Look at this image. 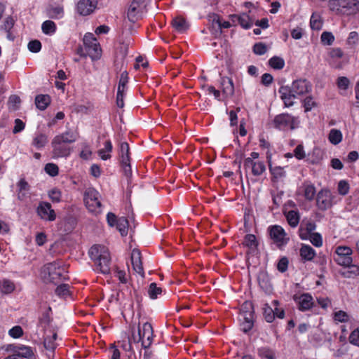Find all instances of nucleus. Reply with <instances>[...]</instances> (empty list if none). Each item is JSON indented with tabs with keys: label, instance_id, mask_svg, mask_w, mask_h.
Segmentation results:
<instances>
[{
	"label": "nucleus",
	"instance_id": "obj_51",
	"mask_svg": "<svg viewBox=\"0 0 359 359\" xmlns=\"http://www.w3.org/2000/svg\"><path fill=\"white\" fill-rule=\"evenodd\" d=\"M263 310L265 320L268 323H272L274 320L273 309L271 306H270L268 304H264Z\"/></svg>",
	"mask_w": 359,
	"mask_h": 359
},
{
	"label": "nucleus",
	"instance_id": "obj_49",
	"mask_svg": "<svg viewBox=\"0 0 359 359\" xmlns=\"http://www.w3.org/2000/svg\"><path fill=\"white\" fill-rule=\"evenodd\" d=\"M350 189V186L346 180H341L338 182L337 191L341 196H346Z\"/></svg>",
	"mask_w": 359,
	"mask_h": 359
},
{
	"label": "nucleus",
	"instance_id": "obj_53",
	"mask_svg": "<svg viewBox=\"0 0 359 359\" xmlns=\"http://www.w3.org/2000/svg\"><path fill=\"white\" fill-rule=\"evenodd\" d=\"M244 245L251 249H254L257 245V238L253 234H248L245 236Z\"/></svg>",
	"mask_w": 359,
	"mask_h": 359
},
{
	"label": "nucleus",
	"instance_id": "obj_35",
	"mask_svg": "<svg viewBox=\"0 0 359 359\" xmlns=\"http://www.w3.org/2000/svg\"><path fill=\"white\" fill-rule=\"evenodd\" d=\"M255 20L248 13H243L239 15V25L248 29L254 24Z\"/></svg>",
	"mask_w": 359,
	"mask_h": 359
},
{
	"label": "nucleus",
	"instance_id": "obj_30",
	"mask_svg": "<svg viewBox=\"0 0 359 359\" xmlns=\"http://www.w3.org/2000/svg\"><path fill=\"white\" fill-rule=\"evenodd\" d=\"M172 25L173 28L178 32H184L189 28V24L184 18L178 16L172 20Z\"/></svg>",
	"mask_w": 359,
	"mask_h": 359
},
{
	"label": "nucleus",
	"instance_id": "obj_12",
	"mask_svg": "<svg viewBox=\"0 0 359 359\" xmlns=\"http://www.w3.org/2000/svg\"><path fill=\"white\" fill-rule=\"evenodd\" d=\"M83 43L88 48V52L93 60L100 57L101 48L93 34L86 33L83 37Z\"/></svg>",
	"mask_w": 359,
	"mask_h": 359
},
{
	"label": "nucleus",
	"instance_id": "obj_22",
	"mask_svg": "<svg viewBox=\"0 0 359 359\" xmlns=\"http://www.w3.org/2000/svg\"><path fill=\"white\" fill-rule=\"evenodd\" d=\"M129 145L127 142H122L120 144V157L121 163L126 171L130 168Z\"/></svg>",
	"mask_w": 359,
	"mask_h": 359
},
{
	"label": "nucleus",
	"instance_id": "obj_37",
	"mask_svg": "<svg viewBox=\"0 0 359 359\" xmlns=\"http://www.w3.org/2000/svg\"><path fill=\"white\" fill-rule=\"evenodd\" d=\"M41 29L43 34L51 36L55 33L57 27L53 21L46 20L42 23Z\"/></svg>",
	"mask_w": 359,
	"mask_h": 359
},
{
	"label": "nucleus",
	"instance_id": "obj_48",
	"mask_svg": "<svg viewBox=\"0 0 359 359\" xmlns=\"http://www.w3.org/2000/svg\"><path fill=\"white\" fill-rule=\"evenodd\" d=\"M13 25L14 20L13 18L11 16H8L4 19L2 25H1V29L8 33V37H9L10 31L13 28Z\"/></svg>",
	"mask_w": 359,
	"mask_h": 359
},
{
	"label": "nucleus",
	"instance_id": "obj_45",
	"mask_svg": "<svg viewBox=\"0 0 359 359\" xmlns=\"http://www.w3.org/2000/svg\"><path fill=\"white\" fill-rule=\"evenodd\" d=\"M162 293V289L157 286L155 283L149 285L148 288V295L151 299L158 298V296Z\"/></svg>",
	"mask_w": 359,
	"mask_h": 359
},
{
	"label": "nucleus",
	"instance_id": "obj_44",
	"mask_svg": "<svg viewBox=\"0 0 359 359\" xmlns=\"http://www.w3.org/2000/svg\"><path fill=\"white\" fill-rule=\"evenodd\" d=\"M258 354L262 359H276L275 352L269 348H259Z\"/></svg>",
	"mask_w": 359,
	"mask_h": 359
},
{
	"label": "nucleus",
	"instance_id": "obj_36",
	"mask_svg": "<svg viewBox=\"0 0 359 359\" xmlns=\"http://www.w3.org/2000/svg\"><path fill=\"white\" fill-rule=\"evenodd\" d=\"M343 139L342 133L337 129H331L328 134V140L334 145L339 144Z\"/></svg>",
	"mask_w": 359,
	"mask_h": 359
},
{
	"label": "nucleus",
	"instance_id": "obj_31",
	"mask_svg": "<svg viewBox=\"0 0 359 359\" xmlns=\"http://www.w3.org/2000/svg\"><path fill=\"white\" fill-rule=\"evenodd\" d=\"M15 289V283L8 279L0 280V291L5 294L12 293Z\"/></svg>",
	"mask_w": 359,
	"mask_h": 359
},
{
	"label": "nucleus",
	"instance_id": "obj_57",
	"mask_svg": "<svg viewBox=\"0 0 359 359\" xmlns=\"http://www.w3.org/2000/svg\"><path fill=\"white\" fill-rule=\"evenodd\" d=\"M20 98L18 95H13L9 97L8 105L10 109L16 110L19 108Z\"/></svg>",
	"mask_w": 359,
	"mask_h": 359
},
{
	"label": "nucleus",
	"instance_id": "obj_23",
	"mask_svg": "<svg viewBox=\"0 0 359 359\" xmlns=\"http://www.w3.org/2000/svg\"><path fill=\"white\" fill-rule=\"evenodd\" d=\"M18 193L17 196L20 201H24L29 196V185L24 180L21 179L18 182Z\"/></svg>",
	"mask_w": 359,
	"mask_h": 359
},
{
	"label": "nucleus",
	"instance_id": "obj_24",
	"mask_svg": "<svg viewBox=\"0 0 359 359\" xmlns=\"http://www.w3.org/2000/svg\"><path fill=\"white\" fill-rule=\"evenodd\" d=\"M221 87L225 97H231L233 95L234 86L232 79L230 78L222 77L221 79Z\"/></svg>",
	"mask_w": 359,
	"mask_h": 359
},
{
	"label": "nucleus",
	"instance_id": "obj_13",
	"mask_svg": "<svg viewBox=\"0 0 359 359\" xmlns=\"http://www.w3.org/2000/svg\"><path fill=\"white\" fill-rule=\"evenodd\" d=\"M335 252L337 254L335 260L338 264L348 266L352 264L353 250L350 247L339 245L336 248Z\"/></svg>",
	"mask_w": 359,
	"mask_h": 359
},
{
	"label": "nucleus",
	"instance_id": "obj_15",
	"mask_svg": "<svg viewBox=\"0 0 359 359\" xmlns=\"http://www.w3.org/2000/svg\"><path fill=\"white\" fill-rule=\"evenodd\" d=\"M144 8L143 0H133L128 10L127 16L128 20L135 22L140 19Z\"/></svg>",
	"mask_w": 359,
	"mask_h": 359
},
{
	"label": "nucleus",
	"instance_id": "obj_20",
	"mask_svg": "<svg viewBox=\"0 0 359 359\" xmlns=\"http://www.w3.org/2000/svg\"><path fill=\"white\" fill-rule=\"evenodd\" d=\"M8 351L17 353L21 359H35L34 351L30 346L25 345H13L10 346Z\"/></svg>",
	"mask_w": 359,
	"mask_h": 359
},
{
	"label": "nucleus",
	"instance_id": "obj_34",
	"mask_svg": "<svg viewBox=\"0 0 359 359\" xmlns=\"http://www.w3.org/2000/svg\"><path fill=\"white\" fill-rule=\"evenodd\" d=\"M50 102V97L48 95H39L35 98L36 107L40 110H44Z\"/></svg>",
	"mask_w": 359,
	"mask_h": 359
},
{
	"label": "nucleus",
	"instance_id": "obj_18",
	"mask_svg": "<svg viewBox=\"0 0 359 359\" xmlns=\"http://www.w3.org/2000/svg\"><path fill=\"white\" fill-rule=\"evenodd\" d=\"M127 83L128 75L123 72L120 77L116 94V104L119 108H122L124 106L123 98L127 89Z\"/></svg>",
	"mask_w": 359,
	"mask_h": 359
},
{
	"label": "nucleus",
	"instance_id": "obj_8",
	"mask_svg": "<svg viewBox=\"0 0 359 359\" xmlns=\"http://www.w3.org/2000/svg\"><path fill=\"white\" fill-rule=\"evenodd\" d=\"M259 154L253 151L250 156L245 158L243 161L244 168L255 176H259L266 170V165L263 161L259 159Z\"/></svg>",
	"mask_w": 359,
	"mask_h": 359
},
{
	"label": "nucleus",
	"instance_id": "obj_1",
	"mask_svg": "<svg viewBox=\"0 0 359 359\" xmlns=\"http://www.w3.org/2000/svg\"><path fill=\"white\" fill-rule=\"evenodd\" d=\"M312 90V85L306 79H297L294 81L291 86H281L279 89L280 97L286 107L294 104V100L299 99L309 93Z\"/></svg>",
	"mask_w": 359,
	"mask_h": 359
},
{
	"label": "nucleus",
	"instance_id": "obj_32",
	"mask_svg": "<svg viewBox=\"0 0 359 359\" xmlns=\"http://www.w3.org/2000/svg\"><path fill=\"white\" fill-rule=\"evenodd\" d=\"M48 17L54 19H61L64 16V8L62 5L51 6L48 11Z\"/></svg>",
	"mask_w": 359,
	"mask_h": 359
},
{
	"label": "nucleus",
	"instance_id": "obj_28",
	"mask_svg": "<svg viewBox=\"0 0 359 359\" xmlns=\"http://www.w3.org/2000/svg\"><path fill=\"white\" fill-rule=\"evenodd\" d=\"M113 146L110 140H107L103 144V147L97 151V154L100 158L103 161H107L111 158V153L112 151Z\"/></svg>",
	"mask_w": 359,
	"mask_h": 359
},
{
	"label": "nucleus",
	"instance_id": "obj_58",
	"mask_svg": "<svg viewBox=\"0 0 359 359\" xmlns=\"http://www.w3.org/2000/svg\"><path fill=\"white\" fill-rule=\"evenodd\" d=\"M109 359H121L120 350L114 345L111 344L108 348Z\"/></svg>",
	"mask_w": 359,
	"mask_h": 359
},
{
	"label": "nucleus",
	"instance_id": "obj_14",
	"mask_svg": "<svg viewBox=\"0 0 359 359\" xmlns=\"http://www.w3.org/2000/svg\"><path fill=\"white\" fill-rule=\"evenodd\" d=\"M293 300L301 311H309L314 305L313 298L309 293H297L293 296Z\"/></svg>",
	"mask_w": 359,
	"mask_h": 359
},
{
	"label": "nucleus",
	"instance_id": "obj_4",
	"mask_svg": "<svg viewBox=\"0 0 359 359\" xmlns=\"http://www.w3.org/2000/svg\"><path fill=\"white\" fill-rule=\"evenodd\" d=\"M40 276L46 283H57L68 278L65 266L59 262L44 265L41 268Z\"/></svg>",
	"mask_w": 359,
	"mask_h": 359
},
{
	"label": "nucleus",
	"instance_id": "obj_29",
	"mask_svg": "<svg viewBox=\"0 0 359 359\" xmlns=\"http://www.w3.org/2000/svg\"><path fill=\"white\" fill-rule=\"evenodd\" d=\"M316 229V225L313 222H307L302 225L299 229V236L302 240H307L308 236L312 234Z\"/></svg>",
	"mask_w": 359,
	"mask_h": 359
},
{
	"label": "nucleus",
	"instance_id": "obj_52",
	"mask_svg": "<svg viewBox=\"0 0 359 359\" xmlns=\"http://www.w3.org/2000/svg\"><path fill=\"white\" fill-rule=\"evenodd\" d=\"M45 172L51 177H55L58 175V166L53 163H48L45 165Z\"/></svg>",
	"mask_w": 359,
	"mask_h": 359
},
{
	"label": "nucleus",
	"instance_id": "obj_47",
	"mask_svg": "<svg viewBox=\"0 0 359 359\" xmlns=\"http://www.w3.org/2000/svg\"><path fill=\"white\" fill-rule=\"evenodd\" d=\"M307 240H309L310 242L317 248H320L323 245V238L322 236L319 233H313L308 236Z\"/></svg>",
	"mask_w": 359,
	"mask_h": 359
},
{
	"label": "nucleus",
	"instance_id": "obj_17",
	"mask_svg": "<svg viewBox=\"0 0 359 359\" xmlns=\"http://www.w3.org/2000/svg\"><path fill=\"white\" fill-rule=\"evenodd\" d=\"M97 4V0H80L76 5V11L79 15L86 16L94 12Z\"/></svg>",
	"mask_w": 359,
	"mask_h": 359
},
{
	"label": "nucleus",
	"instance_id": "obj_46",
	"mask_svg": "<svg viewBox=\"0 0 359 359\" xmlns=\"http://www.w3.org/2000/svg\"><path fill=\"white\" fill-rule=\"evenodd\" d=\"M310 25L311 29L319 30L321 29L323 22L320 16L317 13H313L311 17Z\"/></svg>",
	"mask_w": 359,
	"mask_h": 359
},
{
	"label": "nucleus",
	"instance_id": "obj_61",
	"mask_svg": "<svg viewBox=\"0 0 359 359\" xmlns=\"http://www.w3.org/2000/svg\"><path fill=\"white\" fill-rule=\"evenodd\" d=\"M61 196V191L57 188H53L48 191V196L53 203L60 202Z\"/></svg>",
	"mask_w": 359,
	"mask_h": 359
},
{
	"label": "nucleus",
	"instance_id": "obj_16",
	"mask_svg": "<svg viewBox=\"0 0 359 359\" xmlns=\"http://www.w3.org/2000/svg\"><path fill=\"white\" fill-rule=\"evenodd\" d=\"M334 196L330 190L323 189L317 194V205L321 210L330 208L333 203Z\"/></svg>",
	"mask_w": 359,
	"mask_h": 359
},
{
	"label": "nucleus",
	"instance_id": "obj_56",
	"mask_svg": "<svg viewBox=\"0 0 359 359\" xmlns=\"http://www.w3.org/2000/svg\"><path fill=\"white\" fill-rule=\"evenodd\" d=\"M350 85L349 79L346 76H340L337 80V86L341 91H345L348 89Z\"/></svg>",
	"mask_w": 359,
	"mask_h": 359
},
{
	"label": "nucleus",
	"instance_id": "obj_3",
	"mask_svg": "<svg viewBox=\"0 0 359 359\" xmlns=\"http://www.w3.org/2000/svg\"><path fill=\"white\" fill-rule=\"evenodd\" d=\"M89 256L95 264V270L103 274L110 272L111 257L108 248L102 245H94L89 250Z\"/></svg>",
	"mask_w": 359,
	"mask_h": 359
},
{
	"label": "nucleus",
	"instance_id": "obj_59",
	"mask_svg": "<svg viewBox=\"0 0 359 359\" xmlns=\"http://www.w3.org/2000/svg\"><path fill=\"white\" fill-rule=\"evenodd\" d=\"M348 341L350 344L359 347V326L351 332Z\"/></svg>",
	"mask_w": 359,
	"mask_h": 359
},
{
	"label": "nucleus",
	"instance_id": "obj_25",
	"mask_svg": "<svg viewBox=\"0 0 359 359\" xmlns=\"http://www.w3.org/2000/svg\"><path fill=\"white\" fill-rule=\"evenodd\" d=\"M299 255L304 261H311L316 255V250L309 245L302 244Z\"/></svg>",
	"mask_w": 359,
	"mask_h": 359
},
{
	"label": "nucleus",
	"instance_id": "obj_10",
	"mask_svg": "<svg viewBox=\"0 0 359 359\" xmlns=\"http://www.w3.org/2000/svg\"><path fill=\"white\" fill-rule=\"evenodd\" d=\"M276 128L282 130H292L296 128L299 121L297 118L287 114H282L276 116L273 121Z\"/></svg>",
	"mask_w": 359,
	"mask_h": 359
},
{
	"label": "nucleus",
	"instance_id": "obj_19",
	"mask_svg": "<svg viewBox=\"0 0 359 359\" xmlns=\"http://www.w3.org/2000/svg\"><path fill=\"white\" fill-rule=\"evenodd\" d=\"M37 213L42 219L46 221H54L56 218L54 210L52 209L50 204L47 202H42L39 205Z\"/></svg>",
	"mask_w": 359,
	"mask_h": 359
},
{
	"label": "nucleus",
	"instance_id": "obj_9",
	"mask_svg": "<svg viewBox=\"0 0 359 359\" xmlns=\"http://www.w3.org/2000/svg\"><path fill=\"white\" fill-rule=\"evenodd\" d=\"M268 231L271 239L279 248L285 246L288 243L290 237L281 226H270L268 228Z\"/></svg>",
	"mask_w": 359,
	"mask_h": 359
},
{
	"label": "nucleus",
	"instance_id": "obj_2",
	"mask_svg": "<svg viewBox=\"0 0 359 359\" xmlns=\"http://www.w3.org/2000/svg\"><path fill=\"white\" fill-rule=\"evenodd\" d=\"M78 133L74 131H66L53 137L51 142L53 158L67 157L71 154V149L67 144L76 141Z\"/></svg>",
	"mask_w": 359,
	"mask_h": 359
},
{
	"label": "nucleus",
	"instance_id": "obj_40",
	"mask_svg": "<svg viewBox=\"0 0 359 359\" xmlns=\"http://www.w3.org/2000/svg\"><path fill=\"white\" fill-rule=\"evenodd\" d=\"M57 335L56 333H53L51 336H47L44 339V346L48 350L53 351L57 344L56 342Z\"/></svg>",
	"mask_w": 359,
	"mask_h": 359
},
{
	"label": "nucleus",
	"instance_id": "obj_21",
	"mask_svg": "<svg viewBox=\"0 0 359 359\" xmlns=\"http://www.w3.org/2000/svg\"><path fill=\"white\" fill-rule=\"evenodd\" d=\"M131 262L134 271L140 274L141 276H144V269L142 267L141 254L138 250L134 249L131 252Z\"/></svg>",
	"mask_w": 359,
	"mask_h": 359
},
{
	"label": "nucleus",
	"instance_id": "obj_5",
	"mask_svg": "<svg viewBox=\"0 0 359 359\" xmlns=\"http://www.w3.org/2000/svg\"><path fill=\"white\" fill-rule=\"evenodd\" d=\"M329 7L332 11L343 15H352L359 11L358 0H330Z\"/></svg>",
	"mask_w": 359,
	"mask_h": 359
},
{
	"label": "nucleus",
	"instance_id": "obj_26",
	"mask_svg": "<svg viewBox=\"0 0 359 359\" xmlns=\"http://www.w3.org/2000/svg\"><path fill=\"white\" fill-rule=\"evenodd\" d=\"M284 215L286 217L287 222L289 225L292 227H297L299 224L300 216L297 210H285Z\"/></svg>",
	"mask_w": 359,
	"mask_h": 359
},
{
	"label": "nucleus",
	"instance_id": "obj_54",
	"mask_svg": "<svg viewBox=\"0 0 359 359\" xmlns=\"http://www.w3.org/2000/svg\"><path fill=\"white\" fill-rule=\"evenodd\" d=\"M306 112L311 111L317 106V103L311 96L306 97L302 102Z\"/></svg>",
	"mask_w": 359,
	"mask_h": 359
},
{
	"label": "nucleus",
	"instance_id": "obj_6",
	"mask_svg": "<svg viewBox=\"0 0 359 359\" xmlns=\"http://www.w3.org/2000/svg\"><path fill=\"white\" fill-rule=\"evenodd\" d=\"M100 193L93 187L87 188L83 194V201L86 208L93 214H99L102 211Z\"/></svg>",
	"mask_w": 359,
	"mask_h": 359
},
{
	"label": "nucleus",
	"instance_id": "obj_60",
	"mask_svg": "<svg viewBox=\"0 0 359 359\" xmlns=\"http://www.w3.org/2000/svg\"><path fill=\"white\" fill-rule=\"evenodd\" d=\"M23 330L20 325H15L13 327L8 331V334L13 339H18L23 335Z\"/></svg>",
	"mask_w": 359,
	"mask_h": 359
},
{
	"label": "nucleus",
	"instance_id": "obj_33",
	"mask_svg": "<svg viewBox=\"0 0 359 359\" xmlns=\"http://www.w3.org/2000/svg\"><path fill=\"white\" fill-rule=\"evenodd\" d=\"M48 136L43 133L36 134L32 140V145L38 149L43 148L48 143Z\"/></svg>",
	"mask_w": 359,
	"mask_h": 359
},
{
	"label": "nucleus",
	"instance_id": "obj_50",
	"mask_svg": "<svg viewBox=\"0 0 359 359\" xmlns=\"http://www.w3.org/2000/svg\"><path fill=\"white\" fill-rule=\"evenodd\" d=\"M319 306L325 311H327L332 306V300L326 297H319L316 299Z\"/></svg>",
	"mask_w": 359,
	"mask_h": 359
},
{
	"label": "nucleus",
	"instance_id": "obj_7",
	"mask_svg": "<svg viewBox=\"0 0 359 359\" xmlns=\"http://www.w3.org/2000/svg\"><path fill=\"white\" fill-rule=\"evenodd\" d=\"M131 335L134 343L141 342L142 346L148 347L152 342V326L149 323H144L142 325H139L137 332L133 331Z\"/></svg>",
	"mask_w": 359,
	"mask_h": 359
},
{
	"label": "nucleus",
	"instance_id": "obj_11",
	"mask_svg": "<svg viewBox=\"0 0 359 359\" xmlns=\"http://www.w3.org/2000/svg\"><path fill=\"white\" fill-rule=\"evenodd\" d=\"M251 309V304L245 302L239 314L241 329L244 332H248L253 327V312Z\"/></svg>",
	"mask_w": 359,
	"mask_h": 359
},
{
	"label": "nucleus",
	"instance_id": "obj_39",
	"mask_svg": "<svg viewBox=\"0 0 359 359\" xmlns=\"http://www.w3.org/2000/svg\"><path fill=\"white\" fill-rule=\"evenodd\" d=\"M304 196L306 199L311 201L316 196V188L312 184H304L303 186Z\"/></svg>",
	"mask_w": 359,
	"mask_h": 359
},
{
	"label": "nucleus",
	"instance_id": "obj_62",
	"mask_svg": "<svg viewBox=\"0 0 359 359\" xmlns=\"http://www.w3.org/2000/svg\"><path fill=\"white\" fill-rule=\"evenodd\" d=\"M279 302L277 300H273L272 302V306L273 309L274 318L278 317L280 319H283L285 317V311L282 308L278 307Z\"/></svg>",
	"mask_w": 359,
	"mask_h": 359
},
{
	"label": "nucleus",
	"instance_id": "obj_43",
	"mask_svg": "<svg viewBox=\"0 0 359 359\" xmlns=\"http://www.w3.org/2000/svg\"><path fill=\"white\" fill-rule=\"evenodd\" d=\"M269 65L274 69H281L285 66V61L280 57L274 56L269 60Z\"/></svg>",
	"mask_w": 359,
	"mask_h": 359
},
{
	"label": "nucleus",
	"instance_id": "obj_63",
	"mask_svg": "<svg viewBox=\"0 0 359 359\" xmlns=\"http://www.w3.org/2000/svg\"><path fill=\"white\" fill-rule=\"evenodd\" d=\"M359 41V35L357 32H351L346 40V43L348 46H355Z\"/></svg>",
	"mask_w": 359,
	"mask_h": 359
},
{
	"label": "nucleus",
	"instance_id": "obj_41",
	"mask_svg": "<svg viewBox=\"0 0 359 359\" xmlns=\"http://www.w3.org/2000/svg\"><path fill=\"white\" fill-rule=\"evenodd\" d=\"M116 226L122 236L127 235L128 222L125 217L118 219Z\"/></svg>",
	"mask_w": 359,
	"mask_h": 359
},
{
	"label": "nucleus",
	"instance_id": "obj_55",
	"mask_svg": "<svg viewBox=\"0 0 359 359\" xmlns=\"http://www.w3.org/2000/svg\"><path fill=\"white\" fill-rule=\"evenodd\" d=\"M55 293L59 297L66 298L69 295V286L67 284H62L59 285L56 290Z\"/></svg>",
	"mask_w": 359,
	"mask_h": 359
},
{
	"label": "nucleus",
	"instance_id": "obj_38",
	"mask_svg": "<svg viewBox=\"0 0 359 359\" xmlns=\"http://www.w3.org/2000/svg\"><path fill=\"white\" fill-rule=\"evenodd\" d=\"M333 319L337 323H347L350 320V315L342 310L335 311L333 313Z\"/></svg>",
	"mask_w": 359,
	"mask_h": 359
},
{
	"label": "nucleus",
	"instance_id": "obj_42",
	"mask_svg": "<svg viewBox=\"0 0 359 359\" xmlns=\"http://www.w3.org/2000/svg\"><path fill=\"white\" fill-rule=\"evenodd\" d=\"M267 158L269 163V170L273 178L276 180L282 178L285 175V171L283 168L280 166L272 167L270 163V158L269 156H267Z\"/></svg>",
	"mask_w": 359,
	"mask_h": 359
},
{
	"label": "nucleus",
	"instance_id": "obj_64",
	"mask_svg": "<svg viewBox=\"0 0 359 359\" xmlns=\"http://www.w3.org/2000/svg\"><path fill=\"white\" fill-rule=\"evenodd\" d=\"M294 156L298 160H302L306 157V152L302 144H298L294 149Z\"/></svg>",
	"mask_w": 359,
	"mask_h": 359
},
{
	"label": "nucleus",
	"instance_id": "obj_27",
	"mask_svg": "<svg viewBox=\"0 0 359 359\" xmlns=\"http://www.w3.org/2000/svg\"><path fill=\"white\" fill-rule=\"evenodd\" d=\"M330 55L331 57L330 60V65L337 69L342 68L343 64L337 61L338 59H341L343 56L342 50L339 48L332 49L330 53Z\"/></svg>",
	"mask_w": 359,
	"mask_h": 359
}]
</instances>
